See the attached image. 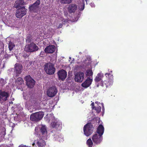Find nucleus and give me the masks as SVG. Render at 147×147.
<instances>
[{
	"instance_id": "41",
	"label": "nucleus",
	"mask_w": 147,
	"mask_h": 147,
	"mask_svg": "<svg viewBox=\"0 0 147 147\" xmlns=\"http://www.w3.org/2000/svg\"><path fill=\"white\" fill-rule=\"evenodd\" d=\"M35 143H33V144H32V145L33 146H34V145H35Z\"/></svg>"
},
{
	"instance_id": "31",
	"label": "nucleus",
	"mask_w": 147,
	"mask_h": 147,
	"mask_svg": "<svg viewBox=\"0 0 147 147\" xmlns=\"http://www.w3.org/2000/svg\"><path fill=\"white\" fill-rule=\"evenodd\" d=\"M9 0H1V2L2 4L4 5L6 4L8 2Z\"/></svg>"
},
{
	"instance_id": "43",
	"label": "nucleus",
	"mask_w": 147,
	"mask_h": 147,
	"mask_svg": "<svg viewBox=\"0 0 147 147\" xmlns=\"http://www.w3.org/2000/svg\"><path fill=\"white\" fill-rule=\"evenodd\" d=\"M97 102H95V103H97Z\"/></svg>"
},
{
	"instance_id": "3",
	"label": "nucleus",
	"mask_w": 147,
	"mask_h": 147,
	"mask_svg": "<svg viewBox=\"0 0 147 147\" xmlns=\"http://www.w3.org/2000/svg\"><path fill=\"white\" fill-rule=\"evenodd\" d=\"M39 48L34 43L32 42L26 45L24 50L28 52H33L37 51Z\"/></svg>"
},
{
	"instance_id": "36",
	"label": "nucleus",
	"mask_w": 147,
	"mask_h": 147,
	"mask_svg": "<svg viewBox=\"0 0 147 147\" xmlns=\"http://www.w3.org/2000/svg\"><path fill=\"white\" fill-rule=\"evenodd\" d=\"M20 82H16V84L19 86H20V85H22V84H20Z\"/></svg>"
},
{
	"instance_id": "18",
	"label": "nucleus",
	"mask_w": 147,
	"mask_h": 147,
	"mask_svg": "<svg viewBox=\"0 0 147 147\" xmlns=\"http://www.w3.org/2000/svg\"><path fill=\"white\" fill-rule=\"evenodd\" d=\"M40 130L42 135H43L42 137L44 138H47V131L46 126L44 125H41L40 127Z\"/></svg>"
},
{
	"instance_id": "12",
	"label": "nucleus",
	"mask_w": 147,
	"mask_h": 147,
	"mask_svg": "<svg viewBox=\"0 0 147 147\" xmlns=\"http://www.w3.org/2000/svg\"><path fill=\"white\" fill-rule=\"evenodd\" d=\"M57 92V90L56 87H51L47 90V94L49 97H53L55 96Z\"/></svg>"
},
{
	"instance_id": "33",
	"label": "nucleus",
	"mask_w": 147,
	"mask_h": 147,
	"mask_svg": "<svg viewBox=\"0 0 147 147\" xmlns=\"http://www.w3.org/2000/svg\"><path fill=\"white\" fill-rule=\"evenodd\" d=\"M72 0H65V4H69L71 3Z\"/></svg>"
},
{
	"instance_id": "25",
	"label": "nucleus",
	"mask_w": 147,
	"mask_h": 147,
	"mask_svg": "<svg viewBox=\"0 0 147 147\" xmlns=\"http://www.w3.org/2000/svg\"><path fill=\"white\" fill-rule=\"evenodd\" d=\"M93 73L91 69H88L86 72V76H88V78H92V75Z\"/></svg>"
},
{
	"instance_id": "5",
	"label": "nucleus",
	"mask_w": 147,
	"mask_h": 147,
	"mask_svg": "<svg viewBox=\"0 0 147 147\" xmlns=\"http://www.w3.org/2000/svg\"><path fill=\"white\" fill-rule=\"evenodd\" d=\"M62 123L57 119H55V117H53V120L51 124V127L60 130L62 128Z\"/></svg>"
},
{
	"instance_id": "20",
	"label": "nucleus",
	"mask_w": 147,
	"mask_h": 147,
	"mask_svg": "<svg viewBox=\"0 0 147 147\" xmlns=\"http://www.w3.org/2000/svg\"><path fill=\"white\" fill-rule=\"evenodd\" d=\"M26 4L23 0H17L15 3L14 6L15 7L17 8L21 7L22 5H25Z\"/></svg>"
},
{
	"instance_id": "10",
	"label": "nucleus",
	"mask_w": 147,
	"mask_h": 147,
	"mask_svg": "<svg viewBox=\"0 0 147 147\" xmlns=\"http://www.w3.org/2000/svg\"><path fill=\"white\" fill-rule=\"evenodd\" d=\"M102 136L98 135L97 134H94L92 137V141L96 144H100L102 142Z\"/></svg>"
},
{
	"instance_id": "19",
	"label": "nucleus",
	"mask_w": 147,
	"mask_h": 147,
	"mask_svg": "<svg viewBox=\"0 0 147 147\" xmlns=\"http://www.w3.org/2000/svg\"><path fill=\"white\" fill-rule=\"evenodd\" d=\"M55 47L54 45H49L45 49V52L47 53H51L54 52Z\"/></svg>"
},
{
	"instance_id": "6",
	"label": "nucleus",
	"mask_w": 147,
	"mask_h": 147,
	"mask_svg": "<svg viewBox=\"0 0 147 147\" xmlns=\"http://www.w3.org/2000/svg\"><path fill=\"white\" fill-rule=\"evenodd\" d=\"M105 75L108 79L104 82V83L106 87L107 88L112 85L113 82V76L111 74L108 73H106Z\"/></svg>"
},
{
	"instance_id": "14",
	"label": "nucleus",
	"mask_w": 147,
	"mask_h": 147,
	"mask_svg": "<svg viewBox=\"0 0 147 147\" xmlns=\"http://www.w3.org/2000/svg\"><path fill=\"white\" fill-rule=\"evenodd\" d=\"M35 102L34 98L32 97H30L29 100L26 101L25 103V106L26 108L29 109L30 107L32 106Z\"/></svg>"
},
{
	"instance_id": "4",
	"label": "nucleus",
	"mask_w": 147,
	"mask_h": 147,
	"mask_svg": "<svg viewBox=\"0 0 147 147\" xmlns=\"http://www.w3.org/2000/svg\"><path fill=\"white\" fill-rule=\"evenodd\" d=\"M44 114L42 112H38L32 114L30 116V119L33 121H38L43 117Z\"/></svg>"
},
{
	"instance_id": "38",
	"label": "nucleus",
	"mask_w": 147,
	"mask_h": 147,
	"mask_svg": "<svg viewBox=\"0 0 147 147\" xmlns=\"http://www.w3.org/2000/svg\"><path fill=\"white\" fill-rule=\"evenodd\" d=\"M59 1L61 2V3H64V0H59Z\"/></svg>"
},
{
	"instance_id": "32",
	"label": "nucleus",
	"mask_w": 147,
	"mask_h": 147,
	"mask_svg": "<svg viewBox=\"0 0 147 147\" xmlns=\"http://www.w3.org/2000/svg\"><path fill=\"white\" fill-rule=\"evenodd\" d=\"M84 6H85V4H83L82 5H81L80 6V11H82L83 10H84Z\"/></svg>"
},
{
	"instance_id": "23",
	"label": "nucleus",
	"mask_w": 147,
	"mask_h": 147,
	"mask_svg": "<svg viewBox=\"0 0 147 147\" xmlns=\"http://www.w3.org/2000/svg\"><path fill=\"white\" fill-rule=\"evenodd\" d=\"M36 144L38 147H45L46 145L45 142L42 139L38 140Z\"/></svg>"
},
{
	"instance_id": "2",
	"label": "nucleus",
	"mask_w": 147,
	"mask_h": 147,
	"mask_svg": "<svg viewBox=\"0 0 147 147\" xmlns=\"http://www.w3.org/2000/svg\"><path fill=\"white\" fill-rule=\"evenodd\" d=\"M45 66L44 69L47 74L52 75L55 73V69L53 64L51 63H48L46 64Z\"/></svg>"
},
{
	"instance_id": "13",
	"label": "nucleus",
	"mask_w": 147,
	"mask_h": 147,
	"mask_svg": "<svg viewBox=\"0 0 147 147\" xmlns=\"http://www.w3.org/2000/svg\"><path fill=\"white\" fill-rule=\"evenodd\" d=\"M40 4V0H37L36 2L30 6L29 7V9L31 11L34 12H36L38 9L39 5Z\"/></svg>"
},
{
	"instance_id": "16",
	"label": "nucleus",
	"mask_w": 147,
	"mask_h": 147,
	"mask_svg": "<svg viewBox=\"0 0 147 147\" xmlns=\"http://www.w3.org/2000/svg\"><path fill=\"white\" fill-rule=\"evenodd\" d=\"M77 5L75 4H71L69 5L67 7L68 12L70 13H74L77 10Z\"/></svg>"
},
{
	"instance_id": "11",
	"label": "nucleus",
	"mask_w": 147,
	"mask_h": 147,
	"mask_svg": "<svg viewBox=\"0 0 147 147\" xmlns=\"http://www.w3.org/2000/svg\"><path fill=\"white\" fill-rule=\"evenodd\" d=\"M84 74L81 71L77 72L75 76V80L78 82H81L84 78Z\"/></svg>"
},
{
	"instance_id": "42",
	"label": "nucleus",
	"mask_w": 147,
	"mask_h": 147,
	"mask_svg": "<svg viewBox=\"0 0 147 147\" xmlns=\"http://www.w3.org/2000/svg\"><path fill=\"white\" fill-rule=\"evenodd\" d=\"M55 137H56V136H57V135H55Z\"/></svg>"
},
{
	"instance_id": "29",
	"label": "nucleus",
	"mask_w": 147,
	"mask_h": 147,
	"mask_svg": "<svg viewBox=\"0 0 147 147\" xmlns=\"http://www.w3.org/2000/svg\"><path fill=\"white\" fill-rule=\"evenodd\" d=\"M32 41V39L31 38L30 36H28L26 38V41L27 43L30 42Z\"/></svg>"
},
{
	"instance_id": "27",
	"label": "nucleus",
	"mask_w": 147,
	"mask_h": 147,
	"mask_svg": "<svg viewBox=\"0 0 147 147\" xmlns=\"http://www.w3.org/2000/svg\"><path fill=\"white\" fill-rule=\"evenodd\" d=\"M8 47L9 50L11 51L13 50V48L15 47V45L13 43L10 42L9 43Z\"/></svg>"
},
{
	"instance_id": "40",
	"label": "nucleus",
	"mask_w": 147,
	"mask_h": 147,
	"mask_svg": "<svg viewBox=\"0 0 147 147\" xmlns=\"http://www.w3.org/2000/svg\"><path fill=\"white\" fill-rule=\"evenodd\" d=\"M102 110H104V106H103V107H102Z\"/></svg>"
},
{
	"instance_id": "22",
	"label": "nucleus",
	"mask_w": 147,
	"mask_h": 147,
	"mask_svg": "<svg viewBox=\"0 0 147 147\" xmlns=\"http://www.w3.org/2000/svg\"><path fill=\"white\" fill-rule=\"evenodd\" d=\"M104 131V128L103 125L101 124L99 125L97 128L96 133L98 134V135L102 136Z\"/></svg>"
},
{
	"instance_id": "21",
	"label": "nucleus",
	"mask_w": 147,
	"mask_h": 147,
	"mask_svg": "<svg viewBox=\"0 0 147 147\" xmlns=\"http://www.w3.org/2000/svg\"><path fill=\"white\" fill-rule=\"evenodd\" d=\"M59 79L63 81L64 80V70L62 69L59 70L57 73Z\"/></svg>"
},
{
	"instance_id": "9",
	"label": "nucleus",
	"mask_w": 147,
	"mask_h": 147,
	"mask_svg": "<svg viewBox=\"0 0 147 147\" xmlns=\"http://www.w3.org/2000/svg\"><path fill=\"white\" fill-rule=\"evenodd\" d=\"M25 79L27 86L30 88H32L35 85V81L30 76H26Z\"/></svg>"
},
{
	"instance_id": "44",
	"label": "nucleus",
	"mask_w": 147,
	"mask_h": 147,
	"mask_svg": "<svg viewBox=\"0 0 147 147\" xmlns=\"http://www.w3.org/2000/svg\"><path fill=\"white\" fill-rule=\"evenodd\" d=\"M27 96H26V98H27Z\"/></svg>"
},
{
	"instance_id": "45",
	"label": "nucleus",
	"mask_w": 147,
	"mask_h": 147,
	"mask_svg": "<svg viewBox=\"0 0 147 147\" xmlns=\"http://www.w3.org/2000/svg\"><path fill=\"white\" fill-rule=\"evenodd\" d=\"M69 59H71V57H69Z\"/></svg>"
},
{
	"instance_id": "1",
	"label": "nucleus",
	"mask_w": 147,
	"mask_h": 147,
	"mask_svg": "<svg viewBox=\"0 0 147 147\" xmlns=\"http://www.w3.org/2000/svg\"><path fill=\"white\" fill-rule=\"evenodd\" d=\"M94 129V127L92 124L88 123L83 127L84 134L87 136H90L93 133Z\"/></svg>"
},
{
	"instance_id": "26",
	"label": "nucleus",
	"mask_w": 147,
	"mask_h": 147,
	"mask_svg": "<svg viewBox=\"0 0 147 147\" xmlns=\"http://www.w3.org/2000/svg\"><path fill=\"white\" fill-rule=\"evenodd\" d=\"M86 144L88 147H92L93 143L91 138L88 139L86 141Z\"/></svg>"
},
{
	"instance_id": "30",
	"label": "nucleus",
	"mask_w": 147,
	"mask_h": 147,
	"mask_svg": "<svg viewBox=\"0 0 147 147\" xmlns=\"http://www.w3.org/2000/svg\"><path fill=\"white\" fill-rule=\"evenodd\" d=\"M20 82V84H23V81L21 78H19L16 81V82Z\"/></svg>"
},
{
	"instance_id": "34",
	"label": "nucleus",
	"mask_w": 147,
	"mask_h": 147,
	"mask_svg": "<svg viewBox=\"0 0 147 147\" xmlns=\"http://www.w3.org/2000/svg\"><path fill=\"white\" fill-rule=\"evenodd\" d=\"M91 105H92V109H94L95 107L94 105V102H92L91 103Z\"/></svg>"
},
{
	"instance_id": "39",
	"label": "nucleus",
	"mask_w": 147,
	"mask_h": 147,
	"mask_svg": "<svg viewBox=\"0 0 147 147\" xmlns=\"http://www.w3.org/2000/svg\"><path fill=\"white\" fill-rule=\"evenodd\" d=\"M67 76V73L66 71H65V79L66 78Z\"/></svg>"
},
{
	"instance_id": "35",
	"label": "nucleus",
	"mask_w": 147,
	"mask_h": 147,
	"mask_svg": "<svg viewBox=\"0 0 147 147\" xmlns=\"http://www.w3.org/2000/svg\"><path fill=\"white\" fill-rule=\"evenodd\" d=\"M28 56V55H27L26 54L24 53L23 55V57L25 58L27 57Z\"/></svg>"
},
{
	"instance_id": "8",
	"label": "nucleus",
	"mask_w": 147,
	"mask_h": 147,
	"mask_svg": "<svg viewBox=\"0 0 147 147\" xmlns=\"http://www.w3.org/2000/svg\"><path fill=\"white\" fill-rule=\"evenodd\" d=\"M26 10L24 7L19 8L16 12V17L18 18H22L26 14Z\"/></svg>"
},
{
	"instance_id": "15",
	"label": "nucleus",
	"mask_w": 147,
	"mask_h": 147,
	"mask_svg": "<svg viewBox=\"0 0 147 147\" xmlns=\"http://www.w3.org/2000/svg\"><path fill=\"white\" fill-rule=\"evenodd\" d=\"M92 81V78H88L82 84V87L86 88L89 87L91 84Z\"/></svg>"
},
{
	"instance_id": "37",
	"label": "nucleus",
	"mask_w": 147,
	"mask_h": 147,
	"mask_svg": "<svg viewBox=\"0 0 147 147\" xmlns=\"http://www.w3.org/2000/svg\"><path fill=\"white\" fill-rule=\"evenodd\" d=\"M62 24H59V26L58 27V28H61V27H62Z\"/></svg>"
},
{
	"instance_id": "17",
	"label": "nucleus",
	"mask_w": 147,
	"mask_h": 147,
	"mask_svg": "<svg viewBox=\"0 0 147 147\" xmlns=\"http://www.w3.org/2000/svg\"><path fill=\"white\" fill-rule=\"evenodd\" d=\"M103 74L101 73H98L96 77L94 79V81L96 82H98L99 81H101L100 85L102 86H104V83L102 81V78L103 77Z\"/></svg>"
},
{
	"instance_id": "24",
	"label": "nucleus",
	"mask_w": 147,
	"mask_h": 147,
	"mask_svg": "<svg viewBox=\"0 0 147 147\" xmlns=\"http://www.w3.org/2000/svg\"><path fill=\"white\" fill-rule=\"evenodd\" d=\"M15 68L17 74H20L22 71V66L21 65L16 64L15 65Z\"/></svg>"
},
{
	"instance_id": "28",
	"label": "nucleus",
	"mask_w": 147,
	"mask_h": 147,
	"mask_svg": "<svg viewBox=\"0 0 147 147\" xmlns=\"http://www.w3.org/2000/svg\"><path fill=\"white\" fill-rule=\"evenodd\" d=\"M94 109L98 113H99L101 111V107L100 106H98L95 107Z\"/></svg>"
},
{
	"instance_id": "7",
	"label": "nucleus",
	"mask_w": 147,
	"mask_h": 147,
	"mask_svg": "<svg viewBox=\"0 0 147 147\" xmlns=\"http://www.w3.org/2000/svg\"><path fill=\"white\" fill-rule=\"evenodd\" d=\"M9 94L7 92L2 90H0V103H2L7 100Z\"/></svg>"
}]
</instances>
